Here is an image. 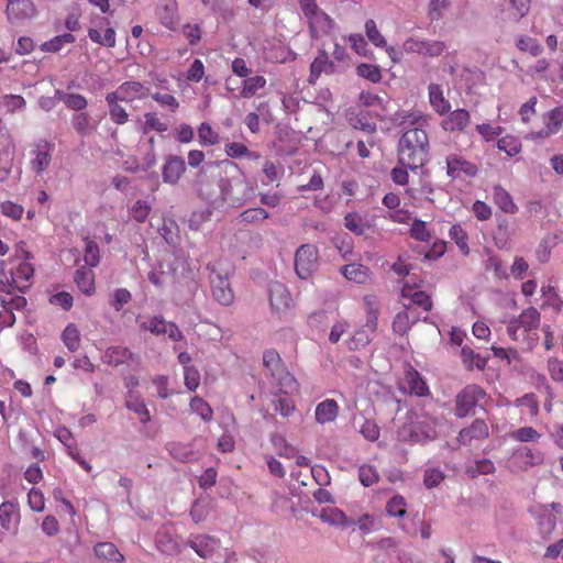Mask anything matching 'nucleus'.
Wrapping results in <instances>:
<instances>
[{
  "label": "nucleus",
  "mask_w": 563,
  "mask_h": 563,
  "mask_svg": "<svg viewBox=\"0 0 563 563\" xmlns=\"http://www.w3.org/2000/svg\"><path fill=\"white\" fill-rule=\"evenodd\" d=\"M62 340L70 352H75L80 346V334L77 327L73 323L68 324L63 333Z\"/></svg>",
  "instance_id": "43"
},
{
  "label": "nucleus",
  "mask_w": 563,
  "mask_h": 563,
  "mask_svg": "<svg viewBox=\"0 0 563 563\" xmlns=\"http://www.w3.org/2000/svg\"><path fill=\"white\" fill-rule=\"evenodd\" d=\"M514 459L521 461L526 466H532L540 464L543 455L539 451L533 452L531 449L522 446L514 453Z\"/></svg>",
  "instance_id": "42"
},
{
  "label": "nucleus",
  "mask_w": 563,
  "mask_h": 563,
  "mask_svg": "<svg viewBox=\"0 0 563 563\" xmlns=\"http://www.w3.org/2000/svg\"><path fill=\"white\" fill-rule=\"evenodd\" d=\"M157 14L162 25L172 31L176 30L178 23V14L177 2L175 0H168L158 9Z\"/></svg>",
  "instance_id": "29"
},
{
  "label": "nucleus",
  "mask_w": 563,
  "mask_h": 563,
  "mask_svg": "<svg viewBox=\"0 0 563 563\" xmlns=\"http://www.w3.org/2000/svg\"><path fill=\"white\" fill-rule=\"evenodd\" d=\"M84 261L89 267H96L99 264L100 252L95 241L86 239Z\"/></svg>",
  "instance_id": "52"
},
{
  "label": "nucleus",
  "mask_w": 563,
  "mask_h": 563,
  "mask_svg": "<svg viewBox=\"0 0 563 563\" xmlns=\"http://www.w3.org/2000/svg\"><path fill=\"white\" fill-rule=\"evenodd\" d=\"M168 130V124L162 121L156 112H146L144 113V122L142 125L143 134H147L151 131H155L158 133L166 132Z\"/></svg>",
  "instance_id": "39"
},
{
  "label": "nucleus",
  "mask_w": 563,
  "mask_h": 563,
  "mask_svg": "<svg viewBox=\"0 0 563 563\" xmlns=\"http://www.w3.org/2000/svg\"><path fill=\"white\" fill-rule=\"evenodd\" d=\"M336 70L338 66L334 64V62L329 59V56L324 51H320L318 56L310 65L308 84L316 85L322 74L329 75L335 73Z\"/></svg>",
  "instance_id": "17"
},
{
  "label": "nucleus",
  "mask_w": 563,
  "mask_h": 563,
  "mask_svg": "<svg viewBox=\"0 0 563 563\" xmlns=\"http://www.w3.org/2000/svg\"><path fill=\"white\" fill-rule=\"evenodd\" d=\"M493 196L495 203L506 213L514 214L517 212L518 207L515 205L510 194L500 185L493 188Z\"/></svg>",
  "instance_id": "31"
},
{
  "label": "nucleus",
  "mask_w": 563,
  "mask_h": 563,
  "mask_svg": "<svg viewBox=\"0 0 563 563\" xmlns=\"http://www.w3.org/2000/svg\"><path fill=\"white\" fill-rule=\"evenodd\" d=\"M266 79L264 76L256 75L253 77L247 76L242 82L240 97L243 99H250L257 95V92L265 88Z\"/></svg>",
  "instance_id": "30"
},
{
  "label": "nucleus",
  "mask_w": 563,
  "mask_h": 563,
  "mask_svg": "<svg viewBox=\"0 0 563 563\" xmlns=\"http://www.w3.org/2000/svg\"><path fill=\"white\" fill-rule=\"evenodd\" d=\"M250 186L249 183L242 178H221L220 179V207L224 205L229 207H241L249 198Z\"/></svg>",
  "instance_id": "2"
},
{
  "label": "nucleus",
  "mask_w": 563,
  "mask_h": 563,
  "mask_svg": "<svg viewBox=\"0 0 563 563\" xmlns=\"http://www.w3.org/2000/svg\"><path fill=\"white\" fill-rule=\"evenodd\" d=\"M27 503L32 510L42 512L45 509V499L43 493L37 488H32L27 494Z\"/></svg>",
  "instance_id": "60"
},
{
  "label": "nucleus",
  "mask_w": 563,
  "mask_h": 563,
  "mask_svg": "<svg viewBox=\"0 0 563 563\" xmlns=\"http://www.w3.org/2000/svg\"><path fill=\"white\" fill-rule=\"evenodd\" d=\"M272 313L278 319L286 318L295 307V301L288 287L280 282H272L268 286Z\"/></svg>",
  "instance_id": "3"
},
{
  "label": "nucleus",
  "mask_w": 563,
  "mask_h": 563,
  "mask_svg": "<svg viewBox=\"0 0 563 563\" xmlns=\"http://www.w3.org/2000/svg\"><path fill=\"white\" fill-rule=\"evenodd\" d=\"M34 274V268L31 263L22 262L11 272V283L9 279L0 280V292L11 295L12 288L23 291L29 287L31 277Z\"/></svg>",
  "instance_id": "8"
},
{
  "label": "nucleus",
  "mask_w": 563,
  "mask_h": 563,
  "mask_svg": "<svg viewBox=\"0 0 563 563\" xmlns=\"http://www.w3.org/2000/svg\"><path fill=\"white\" fill-rule=\"evenodd\" d=\"M318 267V250L312 244H302L295 254V272L300 279L309 278Z\"/></svg>",
  "instance_id": "6"
},
{
  "label": "nucleus",
  "mask_w": 563,
  "mask_h": 563,
  "mask_svg": "<svg viewBox=\"0 0 563 563\" xmlns=\"http://www.w3.org/2000/svg\"><path fill=\"white\" fill-rule=\"evenodd\" d=\"M210 512V503L205 499H197L190 509V516L196 523L206 520Z\"/></svg>",
  "instance_id": "49"
},
{
  "label": "nucleus",
  "mask_w": 563,
  "mask_h": 563,
  "mask_svg": "<svg viewBox=\"0 0 563 563\" xmlns=\"http://www.w3.org/2000/svg\"><path fill=\"white\" fill-rule=\"evenodd\" d=\"M198 139L201 145H216L220 142L219 134L207 122H202L198 128Z\"/></svg>",
  "instance_id": "47"
},
{
  "label": "nucleus",
  "mask_w": 563,
  "mask_h": 563,
  "mask_svg": "<svg viewBox=\"0 0 563 563\" xmlns=\"http://www.w3.org/2000/svg\"><path fill=\"white\" fill-rule=\"evenodd\" d=\"M120 99L115 95L110 92L106 96V102L108 106V113L110 120L117 125H123L129 122V113L123 106L120 104Z\"/></svg>",
  "instance_id": "22"
},
{
  "label": "nucleus",
  "mask_w": 563,
  "mask_h": 563,
  "mask_svg": "<svg viewBox=\"0 0 563 563\" xmlns=\"http://www.w3.org/2000/svg\"><path fill=\"white\" fill-rule=\"evenodd\" d=\"M151 211L150 205L144 200H137L131 208V217L137 222H144Z\"/></svg>",
  "instance_id": "63"
},
{
  "label": "nucleus",
  "mask_w": 563,
  "mask_h": 563,
  "mask_svg": "<svg viewBox=\"0 0 563 563\" xmlns=\"http://www.w3.org/2000/svg\"><path fill=\"white\" fill-rule=\"evenodd\" d=\"M211 283L213 298L223 306L231 305L234 300V294L230 287L229 280L217 276Z\"/></svg>",
  "instance_id": "25"
},
{
  "label": "nucleus",
  "mask_w": 563,
  "mask_h": 563,
  "mask_svg": "<svg viewBox=\"0 0 563 563\" xmlns=\"http://www.w3.org/2000/svg\"><path fill=\"white\" fill-rule=\"evenodd\" d=\"M471 117L467 110L457 109L449 113V115L441 122L444 131L455 132L463 131L470 123Z\"/></svg>",
  "instance_id": "21"
},
{
  "label": "nucleus",
  "mask_w": 563,
  "mask_h": 563,
  "mask_svg": "<svg viewBox=\"0 0 563 563\" xmlns=\"http://www.w3.org/2000/svg\"><path fill=\"white\" fill-rule=\"evenodd\" d=\"M190 409L197 413L203 421H211L213 418V410L210 405L202 398L195 396L190 400Z\"/></svg>",
  "instance_id": "44"
},
{
  "label": "nucleus",
  "mask_w": 563,
  "mask_h": 563,
  "mask_svg": "<svg viewBox=\"0 0 563 563\" xmlns=\"http://www.w3.org/2000/svg\"><path fill=\"white\" fill-rule=\"evenodd\" d=\"M448 175L452 178L460 176V173H464L467 176H475L477 174V167L471 162L463 159L460 156H450L446 158Z\"/></svg>",
  "instance_id": "23"
},
{
  "label": "nucleus",
  "mask_w": 563,
  "mask_h": 563,
  "mask_svg": "<svg viewBox=\"0 0 563 563\" xmlns=\"http://www.w3.org/2000/svg\"><path fill=\"white\" fill-rule=\"evenodd\" d=\"M356 73L360 77L376 84L382 80V71L380 68L377 65L373 64H358L356 66Z\"/></svg>",
  "instance_id": "46"
},
{
  "label": "nucleus",
  "mask_w": 563,
  "mask_h": 563,
  "mask_svg": "<svg viewBox=\"0 0 563 563\" xmlns=\"http://www.w3.org/2000/svg\"><path fill=\"white\" fill-rule=\"evenodd\" d=\"M484 396L483 388L477 385H467L456 396L455 415L459 418L466 417Z\"/></svg>",
  "instance_id": "9"
},
{
  "label": "nucleus",
  "mask_w": 563,
  "mask_h": 563,
  "mask_svg": "<svg viewBox=\"0 0 563 563\" xmlns=\"http://www.w3.org/2000/svg\"><path fill=\"white\" fill-rule=\"evenodd\" d=\"M450 5L449 0H431L428 16L431 21H438L443 16L444 10Z\"/></svg>",
  "instance_id": "62"
},
{
  "label": "nucleus",
  "mask_w": 563,
  "mask_h": 563,
  "mask_svg": "<svg viewBox=\"0 0 563 563\" xmlns=\"http://www.w3.org/2000/svg\"><path fill=\"white\" fill-rule=\"evenodd\" d=\"M131 357V351L124 346H110L104 353V362L114 367L126 363Z\"/></svg>",
  "instance_id": "33"
},
{
  "label": "nucleus",
  "mask_w": 563,
  "mask_h": 563,
  "mask_svg": "<svg viewBox=\"0 0 563 563\" xmlns=\"http://www.w3.org/2000/svg\"><path fill=\"white\" fill-rule=\"evenodd\" d=\"M449 235L464 254H468L467 234L460 224H453L450 228Z\"/></svg>",
  "instance_id": "51"
},
{
  "label": "nucleus",
  "mask_w": 563,
  "mask_h": 563,
  "mask_svg": "<svg viewBox=\"0 0 563 563\" xmlns=\"http://www.w3.org/2000/svg\"><path fill=\"white\" fill-rule=\"evenodd\" d=\"M419 122L420 118L413 114L406 115L400 122L405 131L398 142V162L412 170L422 167L429 156V139Z\"/></svg>",
  "instance_id": "1"
},
{
  "label": "nucleus",
  "mask_w": 563,
  "mask_h": 563,
  "mask_svg": "<svg viewBox=\"0 0 563 563\" xmlns=\"http://www.w3.org/2000/svg\"><path fill=\"white\" fill-rule=\"evenodd\" d=\"M314 515L318 516L322 522L330 526L340 527L346 526L347 523L344 512L333 505L322 507L317 514L314 512Z\"/></svg>",
  "instance_id": "26"
},
{
  "label": "nucleus",
  "mask_w": 563,
  "mask_h": 563,
  "mask_svg": "<svg viewBox=\"0 0 563 563\" xmlns=\"http://www.w3.org/2000/svg\"><path fill=\"white\" fill-rule=\"evenodd\" d=\"M312 38H319L329 34L333 29V20L323 11L319 10L307 19Z\"/></svg>",
  "instance_id": "18"
},
{
  "label": "nucleus",
  "mask_w": 563,
  "mask_h": 563,
  "mask_svg": "<svg viewBox=\"0 0 563 563\" xmlns=\"http://www.w3.org/2000/svg\"><path fill=\"white\" fill-rule=\"evenodd\" d=\"M186 172V164L183 157L177 155H168L162 167L163 181L176 185Z\"/></svg>",
  "instance_id": "16"
},
{
  "label": "nucleus",
  "mask_w": 563,
  "mask_h": 563,
  "mask_svg": "<svg viewBox=\"0 0 563 563\" xmlns=\"http://www.w3.org/2000/svg\"><path fill=\"white\" fill-rule=\"evenodd\" d=\"M91 268L86 266L79 267L74 277L77 287L86 296H91L96 292L95 273Z\"/></svg>",
  "instance_id": "24"
},
{
  "label": "nucleus",
  "mask_w": 563,
  "mask_h": 563,
  "mask_svg": "<svg viewBox=\"0 0 563 563\" xmlns=\"http://www.w3.org/2000/svg\"><path fill=\"white\" fill-rule=\"evenodd\" d=\"M418 321V317L413 316L410 311H402L397 313L393 322V329L398 334H405L411 325Z\"/></svg>",
  "instance_id": "40"
},
{
  "label": "nucleus",
  "mask_w": 563,
  "mask_h": 563,
  "mask_svg": "<svg viewBox=\"0 0 563 563\" xmlns=\"http://www.w3.org/2000/svg\"><path fill=\"white\" fill-rule=\"evenodd\" d=\"M88 36L93 43L106 47H114L117 43L115 31L112 27H107L103 34L99 30L89 29Z\"/></svg>",
  "instance_id": "38"
},
{
  "label": "nucleus",
  "mask_w": 563,
  "mask_h": 563,
  "mask_svg": "<svg viewBox=\"0 0 563 563\" xmlns=\"http://www.w3.org/2000/svg\"><path fill=\"white\" fill-rule=\"evenodd\" d=\"M141 329L147 330L155 335H161L167 332V322L162 317H153L148 321L143 322Z\"/></svg>",
  "instance_id": "55"
},
{
  "label": "nucleus",
  "mask_w": 563,
  "mask_h": 563,
  "mask_svg": "<svg viewBox=\"0 0 563 563\" xmlns=\"http://www.w3.org/2000/svg\"><path fill=\"white\" fill-rule=\"evenodd\" d=\"M55 96L63 101L67 108L79 112H82L88 106L87 99L79 93H65L62 90H56Z\"/></svg>",
  "instance_id": "37"
},
{
  "label": "nucleus",
  "mask_w": 563,
  "mask_h": 563,
  "mask_svg": "<svg viewBox=\"0 0 563 563\" xmlns=\"http://www.w3.org/2000/svg\"><path fill=\"white\" fill-rule=\"evenodd\" d=\"M55 148L54 143L47 140L38 141L30 152V168L36 175H42L52 163V153Z\"/></svg>",
  "instance_id": "11"
},
{
  "label": "nucleus",
  "mask_w": 563,
  "mask_h": 563,
  "mask_svg": "<svg viewBox=\"0 0 563 563\" xmlns=\"http://www.w3.org/2000/svg\"><path fill=\"white\" fill-rule=\"evenodd\" d=\"M406 53H417L429 57H438L445 49L446 45L442 41H426L417 37H409L402 44Z\"/></svg>",
  "instance_id": "13"
},
{
  "label": "nucleus",
  "mask_w": 563,
  "mask_h": 563,
  "mask_svg": "<svg viewBox=\"0 0 563 563\" xmlns=\"http://www.w3.org/2000/svg\"><path fill=\"white\" fill-rule=\"evenodd\" d=\"M488 427L482 419H475L471 427L460 431L457 441L462 445L471 444L472 440H483L488 437Z\"/></svg>",
  "instance_id": "19"
},
{
  "label": "nucleus",
  "mask_w": 563,
  "mask_h": 563,
  "mask_svg": "<svg viewBox=\"0 0 563 563\" xmlns=\"http://www.w3.org/2000/svg\"><path fill=\"white\" fill-rule=\"evenodd\" d=\"M224 152L231 158H240L243 156H247L249 158L257 157L247 148L246 145L239 142L227 143L224 146Z\"/></svg>",
  "instance_id": "48"
},
{
  "label": "nucleus",
  "mask_w": 563,
  "mask_h": 563,
  "mask_svg": "<svg viewBox=\"0 0 563 563\" xmlns=\"http://www.w3.org/2000/svg\"><path fill=\"white\" fill-rule=\"evenodd\" d=\"M563 123V106L556 107L549 113L548 128L551 133L558 132Z\"/></svg>",
  "instance_id": "64"
},
{
  "label": "nucleus",
  "mask_w": 563,
  "mask_h": 563,
  "mask_svg": "<svg viewBox=\"0 0 563 563\" xmlns=\"http://www.w3.org/2000/svg\"><path fill=\"white\" fill-rule=\"evenodd\" d=\"M96 558L102 563H123L124 555L112 542H98L93 547Z\"/></svg>",
  "instance_id": "20"
},
{
  "label": "nucleus",
  "mask_w": 563,
  "mask_h": 563,
  "mask_svg": "<svg viewBox=\"0 0 563 563\" xmlns=\"http://www.w3.org/2000/svg\"><path fill=\"white\" fill-rule=\"evenodd\" d=\"M269 214L268 212L261 207L256 208H249L244 210L240 216L241 222L251 223V224H258L264 222L266 219H268Z\"/></svg>",
  "instance_id": "45"
},
{
  "label": "nucleus",
  "mask_w": 563,
  "mask_h": 563,
  "mask_svg": "<svg viewBox=\"0 0 563 563\" xmlns=\"http://www.w3.org/2000/svg\"><path fill=\"white\" fill-rule=\"evenodd\" d=\"M71 124L76 133L81 137L91 135L96 130L91 117L87 112L74 114L71 118Z\"/></svg>",
  "instance_id": "32"
},
{
  "label": "nucleus",
  "mask_w": 563,
  "mask_h": 563,
  "mask_svg": "<svg viewBox=\"0 0 563 563\" xmlns=\"http://www.w3.org/2000/svg\"><path fill=\"white\" fill-rule=\"evenodd\" d=\"M111 95L118 96L122 102H133L145 99L150 95V89L139 81H124Z\"/></svg>",
  "instance_id": "14"
},
{
  "label": "nucleus",
  "mask_w": 563,
  "mask_h": 563,
  "mask_svg": "<svg viewBox=\"0 0 563 563\" xmlns=\"http://www.w3.org/2000/svg\"><path fill=\"white\" fill-rule=\"evenodd\" d=\"M156 545L162 553L167 555H178L183 551V547L178 540L166 533H159L156 537Z\"/></svg>",
  "instance_id": "35"
},
{
  "label": "nucleus",
  "mask_w": 563,
  "mask_h": 563,
  "mask_svg": "<svg viewBox=\"0 0 563 563\" xmlns=\"http://www.w3.org/2000/svg\"><path fill=\"white\" fill-rule=\"evenodd\" d=\"M3 104L9 113L23 110L26 106L25 99L20 95H5L3 97Z\"/></svg>",
  "instance_id": "57"
},
{
  "label": "nucleus",
  "mask_w": 563,
  "mask_h": 563,
  "mask_svg": "<svg viewBox=\"0 0 563 563\" xmlns=\"http://www.w3.org/2000/svg\"><path fill=\"white\" fill-rule=\"evenodd\" d=\"M263 365L280 387H291L296 384L294 376L286 369L276 350H266L263 353Z\"/></svg>",
  "instance_id": "5"
},
{
  "label": "nucleus",
  "mask_w": 563,
  "mask_h": 563,
  "mask_svg": "<svg viewBox=\"0 0 563 563\" xmlns=\"http://www.w3.org/2000/svg\"><path fill=\"white\" fill-rule=\"evenodd\" d=\"M187 544L202 559L211 558L220 545L219 539L208 534H190Z\"/></svg>",
  "instance_id": "15"
},
{
  "label": "nucleus",
  "mask_w": 563,
  "mask_h": 563,
  "mask_svg": "<svg viewBox=\"0 0 563 563\" xmlns=\"http://www.w3.org/2000/svg\"><path fill=\"white\" fill-rule=\"evenodd\" d=\"M517 47L522 52H530L532 56H538L543 52V47L533 38L520 37Z\"/></svg>",
  "instance_id": "61"
},
{
  "label": "nucleus",
  "mask_w": 563,
  "mask_h": 563,
  "mask_svg": "<svg viewBox=\"0 0 563 563\" xmlns=\"http://www.w3.org/2000/svg\"><path fill=\"white\" fill-rule=\"evenodd\" d=\"M497 147L506 152L507 155L515 156L521 150V142L515 136L507 135L498 140Z\"/></svg>",
  "instance_id": "50"
},
{
  "label": "nucleus",
  "mask_w": 563,
  "mask_h": 563,
  "mask_svg": "<svg viewBox=\"0 0 563 563\" xmlns=\"http://www.w3.org/2000/svg\"><path fill=\"white\" fill-rule=\"evenodd\" d=\"M364 307L366 310V324L363 330L357 331L354 335V347L366 346L371 342L372 335L375 333L377 327L379 303L376 296H365Z\"/></svg>",
  "instance_id": "4"
},
{
  "label": "nucleus",
  "mask_w": 563,
  "mask_h": 563,
  "mask_svg": "<svg viewBox=\"0 0 563 563\" xmlns=\"http://www.w3.org/2000/svg\"><path fill=\"white\" fill-rule=\"evenodd\" d=\"M20 519L21 515L18 504L13 501H3L0 505V542L3 541L5 533H16Z\"/></svg>",
  "instance_id": "12"
},
{
  "label": "nucleus",
  "mask_w": 563,
  "mask_h": 563,
  "mask_svg": "<svg viewBox=\"0 0 563 563\" xmlns=\"http://www.w3.org/2000/svg\"><path fill=\"white\" fill-rule=\"evenodd\" d=\"M338 415V405L333 399H327L320 402L316 408V420L319 423L331 422Z\"/></svg>",
  "instance_id": "34"
},
{
  "label": "nucleus",
  "mask_w": 563,
  "mask_h": 563,
  "mask_svg": "<svg viewBox=\"0 0 563 563\" xmlns=\"http://www.w3.org/2000/svg\"><path fill=\"white\" fill-rule=\"evenodd\" d=\"M74 42L75 36L71 33H65L44 42L41 45V49L44 52L56 53L59 52L65 44H70Z\"/></svg>",
  "instance_id": "41"
},
{
  "label": "nucleus",
  "mask_w": 563,
  "mask_h": 563,
  "mask_svg": "<svg viewBox=\"0 0 563 563\" xmlns=\"http://www.w3.org/2000/svg\"><path fill=\"white\" fill-rule=\"evenodd\" d=\"M365 33L368 40L377 47L386 46V40L378 31L374 20L369 19L365 23Z\"/></svg>",
  "instance_id": "53"
},
{
  "label": "nucleus",
  "mask_w": 563,
  "mask_h": 563,
  "mask_svg": "<svg viewBox=\"0 0 563 563\" xmlns=\"http://www.w3.org/2000/svg\"><path fill=\"white\" fill-rule=\"evenodd\" d=\"M429 101L435 112L444 114L450 112L451 104L443 96L442 88L438 84H430L428 87Z\"/></svg>",
  "instance_id": "28"
},
{
  "label": "nucleus",
  "mask_w": 563,
  "mask_h": 563,
  "mask_svg": "<svg viewBox=\"0 0 563 563\" xmlns=\"http://www.w3.org/2000/svg\"><path fill=\"white\" fill-rule=\"evenodd\" d=\"M195 186L201 199L206 200L214 208H220V181L209 177L207 173L201 169L197 173Z\"/></svg>",
  "instance_id": "10"
},
{
  "label": "nucleus",
  "mask_w": 563,
  "mask_h": 563,
  "mask_svg": "<svg viewBox=\"0 0 563 563\" xmlns=\"http://www.w3.org/2000/svg\"><path fill=\"white\" fill-rule=\"evenodd\" d=\"M516 319L525 332L538 329L541 321L540 312L534 307L523 310Z\"/></svg>",
  "instance_id": "36"
},
{
  "label": "nucleus",
  "mask_w": 563,
  "mask_h": 563,
  "mask_svg": "<svg viewBox=\"0 0 563 563\" xmlns=\"http://www.w3.org/2000/svg\"><path fill=\"white\" fill-rule=\"evenodd\" d=\"M4 12L9 23L22 25L37 15V8L33 0H8Z\"/></svg>",
  "instance_id": "7"
},
{
  "label": "nucleus",
  "mask_w": 563,
  "mask_h": 563,
  "mask_svg": "<svg viewBox=\"0 0 563 563\" xmlns=\"http://www.w3.org/2000/svg\"><path fill=\"white\" fill-rule=\"evenodd\" d=\"M151 96L153 100H155L162 107L167 108L170 112H176L179 108V102L170 93L154 92Z\"/></svg>",
  "instance_id": "58"
},
{
  "label": "nucleus",
  "mask_w": 563,
  "mask_h": 563,
  "mask_svg": "<svg viewBox=\"0 0 563 563\" xmlns=\"http://www.w3.org/2000/svg\"><path fill=\"white\" fill-rule=\"evenodd\" d=\"M184 379L187 389L195 391L200 385V373L194 366H186L184 371Z\"/></svg>",
  "instance_id": "59"
},
{
  "label": "nucleus",
  "mask_w": 563,
  "mask_h": 563,
  "mask_svg": "<svg viewBox=\"0 0 563 563\" xmlns=\"http://www.w3.org/2000/svg\"><path fill=\"white\" fill-rule=\"evenodd\" d=\"M125 407L137 415L141 423L145 424L151 421L150 411L140 395L128 393L125 398Z\"/></svg>",
  "instance_id": "27"
},
{
  "label": "nucleus",
  "mask_w": 563,
  "mask_h": 563,
  "mask_svg": "<svg viewBox=\"0 0 563 563\" xmlns=\"http://www.w3.org/2000/svg\"><path fill=\"white\" fill-rule=\"evenodd\" d=\"M405 506V498L400 495H396L388 500L386 510L390 516L402 517L406 514Z\"/></svg>",
  "instance_id": "56"
},
{
  "label": "nucleus",
  "mask_w": 563,
  "mask_h": 563,
  "mask_svg": "<svg viewBox=\"0 0 563 563\" xmlns=\"http://www.w3.org/2000/svg\"><path fill=\"white\" fill-rule=\"evenodd\" d=\"M0 212L14 221H19L22 219L24 208L21 205L7 200L0 203Z\"/></svg>",
  "instance_id": "54"
}]
</instances>
